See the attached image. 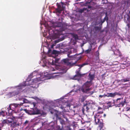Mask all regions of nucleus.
<instances>
[{"label":"nucleus","instance_id":"obj_1","mask_svg":"<svg viewBox=\"0 0 130 130\" xmlns=\"http://www.w3.org/2000/svg\"><path fill=\"white\" fill-rule=\"evenodd\" d=\"M54 73H48L47 72H44L41 74H39L37 71H35L28 76V79L25 82V83L21 84L18 86L15 87V89L18 90L17 92H10L8 95L9 97H10L18 94L27 85H28V88L30 87L31 89L32 88H37L39 86V84L42 83V81L51 79V74Z\"/></svg>","mask_w":130,"mask_h":130},{"label":"nucleus","instance_id":"obj_2","mask_svg":"<svg viewBox=\"0 0 130 130\" xmlns=\"http://www.w3.org/2000/svg\"><path fill=\"white\" fill-rule=\"evenodd\" d=\"M59 54L58 52L54 50L52 54H51L49 53L47 55L48 57H45L44 55H43L42 60L41 61L43 62L44 65H43L42 66L44 67L45 66H47L48 64L57 65V69L59 70L62 71L60 73L63 74L66 73L68 69L67 67L65 66L62 67L57 64H59L60 62V58L57 57Z\"/></svg>","mask_w":130,"mask_h":130},{"label":"nucleus","instance_id":"obj_3","mask_svg":"<svg viewBox=\"0 0 130 130\" xmlns=\"http://www.w3.org/2000/svg\"><path fill=\"white\" fill-rule=\"evenodd\" d=\"M23 103H20V104H14L10 105L9 108H8V115H10L12 114V111H15L18 113H21L24 112L30 115L35 114H42V111L36 108V103L33 102L30 104L29 106L30 107V110H28L26 109H23L22 108L18 109L22 105Z\"/></svg>","mask_w":130,"mask_h":130},{"label":"nucleus","instance_id":"obj_4","mask_svg":"<svg viewBox=\"0 0 130 130\" xmlns=\"http://www.w3.org/2000/svg\"><path fill=\"white\" fill-rule=\"evenodd\" d=\"M52 27H51L47 28L50 35L51 37V39H55L59 38L60 36H61L62 34L61 31H63V30L59 31L56 28H55V29H52Z\"/></svg>","mask_w":130,"mask_h":130},{"label":"nucleus","instance_id":"obj_5","mask_svg":"<svg viewBox=\"0 0 130 130\" xmlns=\"http://www.w3.org/2000/svg\"><path fill=\"white\" fill-rule=\"evenodd\" d=\"M91 85V82H87L84 84L83 86L79 89V91L84 92H87L91 90V88H89L90 86Z\"/></svg>","mask_w":130,"mask_h":130},{"label":"nucleus","instance_id":"obj_6","mask_svg":"<svg viewBox=\"0 0 130 130\" xmlns=\"http://www.w3.org/2000/svg\"><path fill=\"white\" fill-rule=\"evenodd\" d=\"M88 64V63H84L82 64L78 65V66L80 67L78 69L79 71H76V74L74 76L72 79L74 80L77 79L78 80H79L80 78L82 76L79 72L81 68L84 66Z\"/></svg>","mask_w":130,"mask_h":130},{"label":"nucleus","instance_id":"obj_7","mask_svg":"<svg viewBox=\"0 0 130 130\" xmlns=\"http://www.w3.org/2000/svg\"><path fill=\"white\" fill-rule=\"evenodd\" d=\"M59 101H58V103L59 105H61V106L59 105H58L59 106V108L61 109H63L64 107L66 106L70 107V105L68 104V102H67V101L65 100L64 99H62L61 100H58Z\"/></svg>","mask_w":130,"mask_h":130},{"label":"nucleus","instance_id":"obj_8","mask_svg":"<svg viewBox=\"0 0 130 130\" xmlns=\"http://www.w3.org/2000/svg\"><path fill=\"white\" fill-rule=\"evenodd\" d=\"M103 113V111L99 112L94 116V120L96 124L99 123L100 118L102 117L101 114Z\"/></svg>","mask_w":130,"mask_h":130},{"label":"nucleus","instance_id":"obj_9","mask_svg":"<svg viewBox=\"0 0 130 130\" xmlns=\"http://www.w3.org/2000/svg\"><path fill=\"white\" fill-rule=\"evenodd\" d=\"M65 6V5L63 3H61V4L58 6V8L56 9L57 12L60 13L61 11L64 9Z\"/></svg>","mask_w":130,"mask_h":130},{"label":"nucleus","instance_id":"obj_10","mask_svg":"<svg viewBox=\"0 0 130 130\" xmlns=\"http://www.w3.org/2000/svg\"><path fill=\"white\" fill-rule=\"evenodd\" d=\"M62 63H64L65 64L68 65H71L72 66H74L76 62H75L72 63H70L68 59H66L63 60L61 61Z\"/></svg>","mask_w":130,"mask_h":130},{"label":"nucleus","instance_id":"obj_11","mask_svg":"<svg viewBox=\"0 0 130 130\" xmlns=\"http://www.w3.org/2000/svg\"><path fill=\"white\" fill-rule=\"evenodd\" d=\"M78 39V37L77 35H74L73 38L71 39V44L73 45L75 44L76 43V40Z\"/></svg>","mask_w":130,"mask_h":130},{"label":"nucleus","instance_id":"obj_12","mask_svg":"<svg viewBox=\"0 0 130 130\" xmlns=\"http://www.w3.org/2000/svg\"><path fill=\"white\" fill-rule=\"evenodd\" d=\"M111 48L113 51L114 53L115 54L117 55H120V51L118 50L115 49L114 48H115L114 46H113Z\"/></svg>","mask_w":130,"mask_h":130},{"label":"nucleus","instance_id":"obj_13","mask_svg":"<svg viewBox=\"0 0 130 130\" xmlns=\"http://www.w3.org/2000/svg\"><path fill=\"white\" fill-rule=\"evenodd\" d=\"M116 105V106L119 107L120 106L123 107L124 105L126 103V100L124 99L123 101H121V102H119V103Z\"/></svg>","mask_w":130,"mask_h":130},{"label":"nucleus","instance_id":"obj_14","mask_svg":"<svg viewBox=\"0 0 130 130\" xmlns=\"http://www.w3.org/2000/svg\"><path fill=\"white\" fill-rule=\"evenodd\" d=\"M62 24L61 23L55 22L53 24V26L54 28L60 27L62 26Z\"/></svg>","mask_w":130,"mask_h":130},{"label":"nucleus","instance_id":"obj_15","mask_svg":"<svg viewBox=\"0 0 130 130\" xmlns=\"http://www.w3.org/2000/svg\"><path fill=\"white\" fill-rule=\"evenodd\" d=\"M110 93V96L112 97H114L116 95L120 96L121 95L120 94L116 92L114 93Z\"/></svg>","mask_w":130,"mask_h":130},{"label":"nucleus","instance_id":"obj_16","mask_svg":"<svg viewBox=\"0 0 130 130\" xmlns=\"http://www.w3.org/2000/svg\"><path fill=\"white\" fill-rule=\"evenodd\" d=\"M92 48V46L91 44H90V45L88 49L85 51V53L86 54L89 53L91 50Z\"/></svg>","mask_w":130,"mask_h":130},{"label":"nucleus","instance_id":"obj_17","mask_svg":"<svg viewBox=\"0 0 130 130\" xmlns=\"http://www.w3.org/2000/svg\"><path fill=\"white\" fill-rule=\"evenodd\" d=\"M5 115H8L7 112L3 111H0V116L2 115L3 117H4Z\"/></svg>","mask_w":130,"mask_h":130},{"label":"nucleus","instance_id":"obj_18","mask_svg":"<svg viewBox=\"0 0 130 130\" xmlns=\"http://www.w3.org/2000/svg\"><path fill=\"white\" fill-rule=\"evenodd\" d=\"M2 124L0 125V127H2L3 126V124H7V120H4L2 121Z\"/></svg>","mask_w":130,"mask_h":130},{"label":"nucleus","instance_id":"obj_19","mask_svg":"<svg viewBox=\"0 0 130 130\" xmlns=\"http://www.w3.org/2000/svg\"><path fill=\"white\" fill-rule=\"evenodd\" d=\"M7 122V124L11 123L13 121V119L12 118H8L7 119H6Z\"/></svg>","mask_w":130,"mask_h":130},{"label":"nucleus","instance_id":"obj_20","mask_svg":"<svg viewBox=\"0 0 130 130\" xmlns=\"http://www.w3.org/2000/svg\"><path fill=\"white\" fill-rule=\"evenodd\" d=\"M85 11H88V9H87V8H84L83 9H80L79 10V12L81 13Z\"/></svg>","mask_w":130,"mask_h":130},{"label":"nucleus","instance_id":"obj_21","mask_svg":"<svg viewBox=\"0 0 130 130\" xmlns=\"http://www.w3.org/2000/svg\"><path fill=\"white\" fill-rule=\"evenodd\" d=\"M121 81L122 82H125L129 81V80L128 78H126L125 79H121Z\"/></svg>","mask_w":130,"mask_h":130},{"label":"nucleus","instance_id":"obj_22","mask_svg":"<svg viewBox=\"0 0 130 130\" xmlns=\"http://www.w3.org/2000/svg\"><path fill=\"white\" fill-rule=\"evenodd\" d=\"M94 76L93 75L89 74V77L91 80H92L94 78Z\"/></svg>","mask_w":130,"mask_h":130},{"label":"nucleus","instance_id":"obj_23","mask_svg":"<svg viewBox=\"0 0 130 130\" xmlns=\"http://www.w3.org/2000/svg\"><path fill=\"white\" fill-rule=\"evenodd\" d=\"M108 18L107 17V16H106L104 18V20L102 21V20L101 21V22H102V23H103L105 21L107 20V21L108 20Z\"/></svg>","mask_w":130,"mask_h":130},{"label":"nucleus","instance_id":"obj_24","mask_svg":"<svg viewBox=\"0 0 130 130\" xmlns=\"http://www.w3.org/2000/svg\"><path fill=\"white\" fill-rule=\"evenodd\" d=\"M31 98H32L33 99H34L36 101H39L40 100V99L39 98H38V97H31Z\"/></svg>","mask_w":130,"mask_h":130},{"label":"nucleus","instance_id":"obj_25","mask_svg":"<svg viewBox=\"0 0 130 130\" xmlns=\"http://www.w3.org/2000/svg\"><path fill=\"white\" fill-rule=\"evenodd\" d=\"M123 0L125 4H127V5H128L129 0Z\"/></svg>","mask_w":130,"mask_h":130},{"label":"nucleus","instance_id":"obj_26","mask_svg":"<svg viewBox=\"0 0 130 130\" xmlns=\"http://www.w3.org/2000/svg\"><path fill=\"white\" fill-rule=\"evenodd\" d=\"M23 101L24 103H27L29 102V101L26 99H24Z\"/></svg>","mask_w":130,"mask_h":130},{"label":"nucleus","instance_id":"obj_27","mask_svg":"<svg viewBox=\"0 0 130 130\" xmlns=\"http://www.w3.org/2000/svg\"><path fill=\"white\" fill-rule=\"evenodd\" d=\"M88 103L90 104H94V102H93L92 101H90L88 102Z\"/></svg>","mask_w":130,"mask_h":130},{"label":"nucleus","instance_id":"obj_28","mask_svg":"<svg viewBox=\"0 0 130 130\" xmlns=\"http://www.w3.org/2000/svg\"><path fill=\"white\" fill-rule=\"evenodd\" d=\"M82 98L80 99L79 100L81 101L82 102H83L85 100L84 97L83 96H82Z\"/></svg>","mask_w":130,"mask_h":130},{"label":"nucleus","instance_id":"obj_29","mask_svg":"<svg viewBox=\"0 0 130 130\" xmlns=\"http://www.w3.org/2000/svg\"><path fill=\"white\" fill-rule=\"evenodd\" d=\"M123 99V98H120L117 99L116 100V101L117 103H119V102L118 101H119L121 100H122Z\"/></svg>","mask_w":130,"mask_h":130},{"label":"nucleus","instance_id":"obj_30","mask_svg":"<svg viewBox=\"0 0 130 130\" xmlns=\"http://www.w3.org/2000/svg\"><path fill=\"white\" fill-rule=\"evenodd\" d=\"M94 29L95 30H99L100 29V28L99 27H94Z\"/></svg>","mask_w":130,"mask_h":130},{"label":"nucleus","instance_id":"obj_31","mask_svg":"<svg viewBox=\"0 0 130 130\" xmlns=\"http://www.w3.org/2000/svg\"><path fill=\"white\" fill-rule=\"evenodd\" d=\"M76 51V50L74 49L73 48H72L71 49V51L70 52H71V53L72 52H75Z\"/></svg>","mask_w":130,"mask_h":130},{"label":"nucleus","instance_id":"obj_32","mask_svg":"<svg viewBox=\"0 0 130 130\" xmlns=\"http://www.w3.org/2000/svg\"><path fill=\"white\" fill-rule=\"evenodd\" d=\"M106 96V95H99V98H102V97H105Z\"/></svg>","mask_w":130,"mask_h":130},{"label":"nucleus","instance_id":"obj_33","mask_svg":"<svg viewBox=\"0 0 130 130\" xmlns=\"http://www.w3.org/2000/svg\"><path fill=\"white\" fill-rule=\"evenodd\" d=\"M68 57H73V56H74V55H70V54H68Z\"/></svg>","mask_w":130,"mask_h":130},{"label":"nucleus","instance_id":"obj_34","mask_svg":"<svg viewBox=\"0 0 130 130\" xmlns=\"http://www.w3.org/2000/svg\"><path fill=\"white\" fill-rule=\"evenodd\" d=\"M70 93H72V94H71V95H74V91H72L70 92Z\"/></svg>","mask_w":130,"mask_h":130},{"label":"nucleus","instance_id":"obj_35","mask_svg":"<svg viewBox=\"0 0 130 130\" xmlns=\"http://www.w3.org/2000/svg\"><path fill=\"white\" fill-rule=\"evenodd\" d=\"M110 93H108L107 95H106V96H107L108 97H110Z\"/></svg>","mask_w":130,"mask_h":130},{"label":"nucleus","instance_id":"obj_36","mask_svg":"<svg viewBox=\"0 0 130 130\" xmlns=\"http://www.w3.org/2000/svg\"><path fill=\"white\" fill-rule=\"evenodd\" d=\"M86 107V110L87 111L89 109V108L87 106H84V107Z\"/></svg>","mask_w":130,"mask_h":130},{"label":"nucleus","instance_id":"obj_37","mask_svg":"<svg viewBox=\"0 0 130 130\" xmlns=\"http://www.w3.org/2000/svg\"><path fill=\"white\" fill-rule=\"evenodd\" d=\"M55 44H52L51 46V48H53V47L54 46H55Z\"/></svg>","mask_w":130,"mask_h":130},{"label":"nucleus","instance_id":"obj_38","mask_svg":"<svg viewBox=\"0 0 130 130\" xmlns=\"http://www.w3.org/2000/svg\"><path fill=\"white\" fill-rule=\"evenodd\" d=\"M28 121H27V120H26L24 124H26L27 123H28Z\"/></svg>","mask_w":130,"mask_h":130},{"label":"nucleus","instance_id":"obj_39","mask_svg":"<svg viewBox=\"0 0 130 130\" xmlns=\"http://www.w3.org/2000/svg\"><path fill=\"white\" fill-rule=\"evenodd\" d=\"M96 55L97 56H98L99 55V53L98 52H97L96 53Z\"/></svg>","mask_w":130,"mask_h":130},{"label":"nucleus","instance_id":"obj_40","mask_svg":"<svg viewBox=\"0 0 130 130\" xmlns=\"http://www.w3.org/2000/svg\"><path fill=\"white\" fill-rule=\"evenodd\" d=\"M54 70H55V69L53 68H52V69H51V70L52 71H54Z\"/></svg>","mask_w":130,"mask_h":130},{"label":"nucleus","instance_id":"obj_41","mask_svg":"<svg viewBox=\"0 0 130 130\" xmlns=\"http://www.w3.org/2000/svg\"><path fill=\"white\" fill-rule=\"evenodd\" d=\"M82 111H83V112L84 113V109H82Z\"/></svg>","mask_w":130,"mask_h":130},{"label":"nucleus","instance_id":"obj_42","mask_svg":"<svg viewBox=\"0 0 130 130\" xmlns=\"http://www.w3.org/2000/svg\"><path fill=\"white\" fill-rule=\"evenodd\" d=\"M51 113L52 114H53V112L52 111H51Z\"/></svg>","mask_w":130,"mask_h":130},{"label":"nucleus","instance_id":"obj_43","mask_svg":"<svg viewBox=\"0 0 130 130\" xmlns=\"http://www.w3.org/2000/svg\"><path fill=\"white\" fill-rule=\"evenodd\" d=\"M128 110L130 111V107L128 109Z\"/></svg>","mask_w":130,"mask_h":130},{"label":"nucleus","instance_id":"obj_44","mask_svg":"<svg viewBox=\"0 0 130 130\" xmlns=\"http://www.w3.org/2000/svg\"><path fill=\"white\" fill-rule=\"evenodd\" d=\"M104 116L105 117L106 116V115L105 114H104Z\"/></svg>","mask_w":130,"mask_h":130},{"label":"nucleus","instance_id":"obj_45","mask_svg":"<svg viewBox=\"0 0 130 130\" xmlns=\"http://www.w3.org/2000/svg\"><path fill=\"white\" fill-rule=\"evenodd\" d=\"M56 116L57 117V114H56Z\"/></svg>","mask_w":130,"mask_h":130},{"label":"nucleus","instance_id":"obj_46","mask_svg":"<svg viewBox=\"0 0 130 130\" xmlns=\"http://www.w3.org/2000/svg\"><path fill=\"white\" fill-rule=\"evenodd\" d=\"M80 130H83V129H80Z\"/></svg>","mask_w":130,"mask_h":130},{"label":"nucleus","instance_id":"obj_47","mask_svg":"<svg viewBox=\"0 0 130 130\" xmlns=\"http://www.w3.org/2000/svg\"><path fill=\"white\" fill-rule=\"evenodd\" d=\"M129 66H130V63L129 64Z\"/></svg>","mask_w":130,"mask_h":130},{"label":"nucleus","instance_id":"obj_48","mask_svg":"<svg viewBox=\"0 0 130 130\" xmlns=\"http://www.w3.org/2000/svg\"><path fill=\"white\" fill-rule=\"evenodd\" d=\"M73 106V107L74 108V106Z\"/></svg>","mask_w":130,"mask_h":130},{"label":"nucleus","instance_id":"obj_49","mask_svg":"<svg viewBox=\"0 0 130 130\" xmlns=\"http://www.w3.org/2000/svg\"><path fill=\"white\" fill-rule=\"evenodd\" d=\"M1 127H0V130H1Z\"/></svg>","mask_w":130,"mask_h":130}]
</instances>
